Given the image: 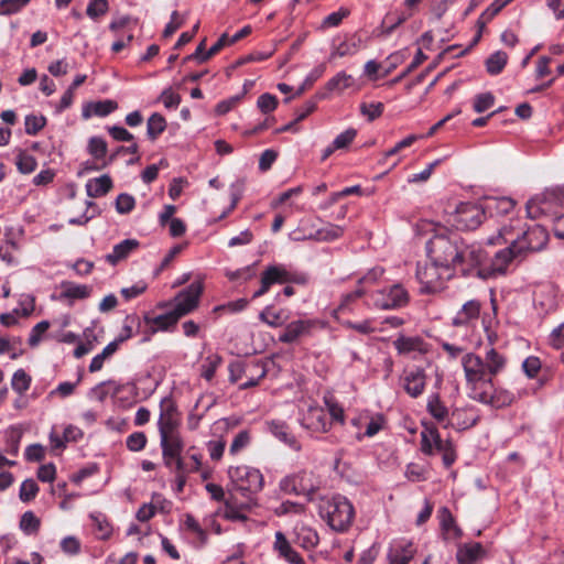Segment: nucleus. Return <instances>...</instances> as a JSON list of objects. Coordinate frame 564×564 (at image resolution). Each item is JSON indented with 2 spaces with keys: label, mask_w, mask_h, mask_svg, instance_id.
<instances>
[{
  "label": "nucleus",
  "mask_w": 564,
  "mask_h": 564,
  "mask_svg": "<svg viewBox=\"0 0 564 564\" xmlns=\"http://www.w3.org/2000/svg\"><path fill=\"white\" fill-rule=\"evenodd\" d=\"M467 386L485 384L492 387V378L507 366V358L495 348L486 350L481 358L475 354H467L462 359Z\"/></svg>",
  "instance_id": "1"
},
{
  "label": "nucleus",
  "mask_w": 564,
  "mask_h": 564,
  "mask_svg": "<svg viewBox=\"0 0 564 564\" xmlns=\"http://www.w3.org/2000/svg\"><path fill=\"white\" fill-rule=\"evenodd\" d=\"M319 514L336 531H345L352 522L355 510L350 501L340 495L322 499Z\"/></svg>",
  "instance_id": "2"
},
{
  "label": "nucleus",
  "mask_w": 564,
  "mask_h": 564,
  "mask_svg": "<svg viewBox=\"0 0 564 564\" xmlns=\"http://www.w3.org/2000/svg\"><path fill=\"white\" fill-rule=\"evenodd\" d=\"M460 238L457 236H434L426 243L430 259L441 264L444 271L455 267L458 257Z\"/></svg>",
  "instance_id": "3"
},
{
  "label": "nucleus",
  "mask_w": 564,
  "mask_h": 564,
  "mask_svg": "<svg viewBox=\"0 0 564 564\" xmlns=\"http://www.w3.org/2000/svg\"><path fill=\"white\" fill-rule=\"evenodd\" d=\"M469 397L482 404L495 409L509 406L514 401V394L502 388H494L485 384L468 386Z\"/></svg>",
  "instance_id": "4"
},
{
  "label": "nucleus",
  "mask_w": 564,
  "mask_h": 564,
  "mask_svg": "<svg viewBox=\"0 0 564 564\" xmlns=\"http://www.w3.org/2000/svg\"><path fill=\"white\" fill-rule=\"evenodd\" d=\"M229 478L236 485V490L245 496V492L254 494L262 489L263 476L260 470L249 466L230 467Z\"/></svg>",
  "instance_id": "5"
},
{
  "label": "nucleus",
  "mask_w": 564,
  "mask_h": 564,
  "mask_svg": "<svg viewBox=\"0 0 564 564\" xmlns=\"http://www.w3.org/2000/svg\"><path fill=\"white\" fill-rule=\"evenodd\" d=\"M426 409L429 413L440 423H445V426H453L458 430H465L474 426L477 422L476 419L460 422L462 411L455 410L448 415V410L441 401L438 394L430 395Z\"/></svg>",
  "instance_id": "6"
},
{
  "label": "nucleus",
  "mask_w": 564,
  "mask_h": 564,
  "mask_svg": "<svg viewBox=\"0 0 564 564\" xmlns=\"http://www.w3.org/2000/svg\"><path fill=\"white\" fill-rule=\"evenodd\" d=\"M485 218V206L475 203H460L452 215V225L458 230H474Z\"/></svg>",
  "instance_id": "7"
},
{
  "label": "nucleus",
  "mask_w": 564,
  "mask_h": 564,
  "mask_svg": "<svg viewBox=\"0 0 564 564\" xmlns=\"http://www.w3.org/2000/svg\"><path fill=\"white\" fill-rule=\"evenodd\" d=\"M444 271L441 264L435 261L417 263L416 279L421 283L422 293H436L442 290V280Z\"/></svg>",
  "instance_id": "8"
},
{
  "label": "nucleus",
  "mask_w": 564,
  "mask_h": 564,
  "mask_svg": "<svg viewBox=\"0 0 564 564\" xmlns=\"http://www.w3.org/2000/svg\"><path fill=\"white\" fill-rule=\"evenodd\" d=\"M409 293L401 284H393L373 294V303L381 310H395L409 303Z\"/></svg>",
  "instance_id": "9"
},
{
  "label": "nucleus",
  "mask_w": 564,
  "mask_h": 564,
  "mask_svg": "<svg viewBox=\"0 0 564 564\" xmlns=\"http://www.w3.org/2000/svg\"><path fill=\"white\" fill-rule=\"evenodd\" d=\"M547 231L541 225H533L527 229L521 228L520 238L513 247L523 254L527 251H539L547 242Z\"/></svg>",
  "instance_id": "10"
},
{
  "label": "nucleus",
  "mask_w": 564,
  "mask_h": 564,
  "mask_svg": "<svg viewBox=\"0 0 564 564\" xmlns=\"http://www.w3.org/2000/svg\"><path fill=\"white\" fill-rule=\"evenodd\" d=\"M202 292L203 284L199 281L191 283L186 289L178 292L174 299L175 305L173 308L178 319L193 312L198 306Z\"/></svg>",
  "instance_id": "11"
},
{
  "label": "nucleus",
  "mask_w": 564,
  "mask_h": 564,
  "mask_svg": "<svg viewBox=\"0 0 564 564\" xmlns=\"http://www.w3.org/2000/svg\"><path fill=\"white\" fill-rule=\"evenodd\" d=\"M180 423V414L170 398L162 399L160 403L159 432L160 436L178 434L176 429Z\"/></svg>",
  "instance_id": "12"
},
{
  "label": "nucleus",
  "mask_w": 564,
  "mask_h": 564,
  "mask_svg": "<svg viewBox=\"0 0 564 564\" xmlns=\"http://www.w3.org/2000/svg\"><path fill=\"white\" fill-rule=\"evenodd\" d=\"M300 423L304 429L314 433H327L330 429V421L324 409L317 404H311L303 411Z\"/></svg>",
  "instance_id": "13"
},
{
  "label": "nucleus",
  "mask_w": 564,
  "mask_h": 564,
  "mask_svg": "<svg viewBox=\"0 0 564 564\" xmlns=\"http://www.w3.org/2000/svg\"><path fill=\"white\" fill-rule=\"evenodd\" d=\"M317 326H319L317 319L293 321L279 335V340L283 344H293L303 337L311 336Z\"/></svg>",
  "instance_id": "14"
},
{
  "label": "nucleus",
  "mask_w": 564,
  "mask_h": 564,
  "mask_svg": "<svg viewBox=\"0 0 564 564\" xmlns=\"http://www.w3.org/2000/svg\"><path fill=\"white\" fill-rule=\"evenodd\" d=\"M143 322L144 329H142V341L145 343L149 341L155 333L169 330L178 322V317L172 310L166 314L158 315L154 317H151L147 314Z\"/></svg>",
  "instance_id": "15"
},
{
  "label": "nucleus",
  "mask_w": 564,
  "mask_h": 564,
  "mask_svg": "<svg viewBox=\"0 0 564 564\" xmlns=\"http://www.w3.org/2000/svg\"><path fill=\"white\" fill-rule=\"evenodd\" d=\"M482 258L484 254L478 247L467 245L460 239L458 257L454 269H459L463 273H467L469 270L481 263Z\"/></svg>",
  "instance_id": "16"
},
{
  "label": "nucleus",
  "mask_w": 564,
  "mask_h": 564,
  "mask_svg": "<svg viewBox=\"0 0 564 564\" xmlns=\"http://www.w3.org/2000/svg\"><path fill=\"white\" fill-rule=\"evenodd\" d=\"M520 219L511 218L510 223L507 225H502L495 235L488 237V245H502L507 243L508 246L517 245L521 228H520Z\"/></svg>",
  "instance_id": "17"
},
{
  "label": "nucleus",
  "mask_w": 564,
  "mask_h": 564,
  "mask_svg": "<svg viewBox=\"0 0 564 564\" xmlns=\"http://www.w3.org/2000/svg\"><path fill=\"white\" fill-rule=\"evenodd\" d=\"M291 281V274L280 265H271L261 274V286L253 293V299L265 294L274 283H286Z\"/></svg>",
  "instance_id": "18"
},
{
  "label": "nucleus",
  "mask_w": 564,
  "mask_h": 564,
  "mask_svg": "<svg viewBox=\"0 0 564 564\" xmlns=\"http://www.w3.org/2000/svg\"><path fill=\"white\" fill-rule=\"evenodd\" d=\"M393 346L399 355H424L427 352V344L420 336L400 335Z\"/></svg>",
  "instance_id": "19"
},
{
  "label": "nucleus",
  "mask_w": 564,
  "mask_h": 564,
  "mask_svg": "<svg viewBox=\"0 0 564 564\" xmlns=\"http://www.w3.org/2000/svg\"><path fill=\"white\" fill-rule=\"evenodd\" d=\"M426 384V376L422 368H414L409 371H405L403 377V388L405 392L412 397H420Z\"/></svg>",
  "instance_id": "20"
},
{
  "label": "nucleus",
  "mask_w": 564,
  "mask_h": 564,
  "mask_svg": "<svg viewBox=\"0 0 564 564\" xmlns=\"http://www.w3.org/2000/svg\"><path fill=\"white\" fill-rule=\"evenodd\" d=\"M160 437L164 464L166 467L172 468L173 460L181 457V453L184 446L183 442L178 434Z\"/></svg>",
  "instance_id": "21"
},
{
  "label": "nucleus",
  "mask_w": 564,
  "mask_h": 564,
  "mask_svg": "<svg viewBox=\"0 0 564 564\" xmlns=\"http://www.w3.org/2000/svg\"><path fill=\"white\" fill-rule=\"evenodd\" d=\"M480 310L481 304L479 301H467L453 317L452 324L456 327L467 326L478 319Z\"/></svg>",
  "instance_id": "22"
},
{
  "label": "nucleus",
  "mask_w": 564,
  "mask_h": 564,
  "mask_svg": "<svg viewBox=\"0 0 564 564\" xmlns=\"http://www.w3.org/2000/svg\"><path fill=\"white\" fill-rule=\"evenodd\" d=\"M520 256V252L513 246H508L507 248L498 251L491 261V274H503L512 260Z\"/></svg>",
  "instance_id": "23"
},
{
  "label": "nucleus",
  "mask_w": 564,
  "mask_h": 564,
  "mask_svg": "<svg viewBox=\"0 0 564 564\" xmlns=\"http://www.w3.org/2000/svg\"><path fill=\"white\" fill-rule=\"evenodd\" d=\"M270 432L285 445H288L291 449L299 452L302 446L299 440L291 433L290 427L280 421H272L269 424Z\"/></svg>",
  "instance_id": "24"
},
{
  "label": "nucleus",
  "mask_w": 564,
  "mask_h": 564,
  "mask_svg": "<svg viewBox=\"0 0 564 564\" xmlns=\"http://www.w3.org/2000/svg\"><path fill=\"white\" fill-rule=\"evenodd\" d=\"M139 241L135 239H124L113 246L112 251L105 257V260L111 265H116L120 261L129 257L139 247Z\"/></svg>",
  "instance_id": "25"
},
{
  "label": "nucleus",
  "mask_w": 564,
  "mask_h": 564,
  "mask_svg": "<svg viewBox=\"0 0 564 564\" xmlns=\"http://www.w3.org/2000/svg\"><path fill=\"white\" fill-rule=\"evenodd\" d=\"M516 202L510 197H490L486 199L485 210L491 217L507 216L513 212Z\"/></svg>",
  "instance_id": "26"
},
{
  "label": "nucleus",
  "mask_w": 564,
  "mask_h": 564,
  "mask_svg": "<svg viewBox=\"0 0 564 564\" xmlns=\"http://www.w3.org/2000/svg\"><path fill=\"white\" fill-rule=\"evenodd\" d=\"M485 555L482 545L478 542L460 545L456 553L458 564H475L477 560Z\"/></svg>",
  "instance_id": "27"
},
{
  "label": "nucleus",
  "mask_w": 564,
  "mask_h": 564,
  "mask_svg": "<svg viewBox=\"0 0 564 564\" xmlns=\"http://www.w3.org/2000/svg\"><path fill=\"white\" fill-rule=\"evenodd\" d=\"M361 46V39L357 35H350L341 40L338 44H333L330 58L345 57L356 54Z\"/></svg>",
  "instance_id": "28"
},
{
  "label": "nucleus",
  "mask_w": 564,
  "mask_h": 564,
  "mask_svg": "<svg viewBox=\"0 0 564 564\" xmlns=\"http://www.w3.org/2000/svg\"><path fill=\"white\" fill-rule=\"evenodd\" d=\"M274 549L279 554L291 564H303V558L293 550L282 532L275 533Z\"/></svg>",
  "instance_id": "29"
},
{
  "label": "nucleus",
  "mask_w": 564,
  "mask_h": 564,
  "mask_svg": "<svg viewBox=\"0 0 564 564\" xmlns=\"http://www.w3.org/2000/svg\"><path fill=\"white\" fill-rule=\"evenodd\" d=\"M112 188V181L109 175H101L91 178L86 184V192L89 197H100L106 195Z\"/></svg>",
  "instance_id": "30"
},
{
  "label": "nucleus",
  "mask_w": 564,
  "mask_h": 564,
  "mask_svg": "<svg viewBox=\"0 0 564 564\" xmlns=\"http://www.w3.org/2000/svg\"><path fill=\"white\" fill-rule=\"evenodd\" d=\"M61 296L70 300H84L90 296L91 286L86 284H76L74 282L62 283Z\"/></svg>",
  "instance_id": "31"
},
{
  "label": "nucleus",
  "mask_w": 564,
  "mask_h": 564,
  "mask_svg": "<svg viewBox=\"0 0 564 564\" xmlns=\"http://www.w3.org/2000/svg\"><path fill=\"white\" fill-rule=\"evenodd\" d=\"M443 440L436 429H426L421 433V448L426 455H432L434 449L443 444Z\"/></svg>",
  "instance_id": "32"
},
{
  "label": "nucleus",
  "mask_w": 564,
  "mask_h": 564,
  "mask_svg": "<svg viewBox=\"0 0 564 564\" xmlns=\"http://www.w3.org/2000/svg\"><path fill=\"white\" fill-rule=\"evenodd\" d=\"M117 108L118 104L116 101L107 99L89 104L88 107L84 110L83 115L86 118L90 117L91 115L106 117Z\"/></svg>",
  "instance_id": "33"
},
{
  "label": "nucleus",
  "mask_w": 564,
  "mask_h": 564,
  "mask_svg": "<svg viewBox=\"0 0 564 564\" xmlns=\"http://www.w3.org/2000/svg\"><path fill=\"white\" fill-rule=\"evenodd\" d=\"M134 328H135L137 333L142 334V329H144V325L142 324V321L138 315H128L124 318L122 332L116 341H118V344H119V343L124 341L126 339L131 338L134 334Z\"/></svg>",
  "instance_id": "34"
},
{
  "label": "nucleus",
  "mask_w": 564,
  "mask_h": 564,
  "mask_svg": "<svg viewBox=\"0 0 564 564\" xmlns=\"http://www.w3.org/2000/svg\"><path fill=\"white\" fill-rule=\"evenodd\" d=\"M508 62V55L503 51H497L488 56V58L485 62L486 70L490 75H498L500 74Z\"/></svg>",
  "instance_id": "35"
},
{
  "label": "nucleus",
  "mask_w": 564,
  "mask_h": 564,
  "mask_svg": "<svg viewBox=\"0 0 564 564\" xmlns=\"http://www.w3.org/2000/svg\"><path fill=\"white\" fill-rule=\"evenodd\" d=\"M414 556L412 543H405L400 549L391 550L388 557L390 564H409Z\"/></svg>",
  "instance_id": "36"
},
{
  "label": "nucleus",
  "mask_w": 564,
  "mask_h": 564,
  "mask_svg": "<svg viewBox=\"0 0 564 564\" xmlns=\"http://www.w3.org/2000/svg\"><path fill=\"white\" fill-rule=\"evenodd\" d=\"M166 121L164 117L158 112L150 116L147 122V135L154 141L165 130Z\"/></svg>",
  "instance_id": "37"
},
{
  "label": "nucleus",
  "mask_w": 564,
  "mask_h": 564,
  "mask_svg": "<svg viewBox=\"0 0 564 564\" xmlns=\"http://www.w3.org/2000/svg\"><path fill=\"white\" fill-rule=\"evenodd\" d=\"M355 80L351 75L339 72L333 78H330L327 83V89L330 91L341 93L343 90L351 87Z\"/></svg>",
  "instance_id": "38"
},
{
  "label": "nucleus",
  "mask_w": 564,
  "mask_h": 564,
  "mask_svg": "<svg viewBox=\"0 0 564 564\" xmlns=\"http://www.w3.org/2000/svg\"><path fill=\"white\" fill-rule=\"evenodd\" d=\"M296 540L299 544L304 549H312L318 543L317 533L307 527L296 528Z\"/></svg>",
  "instance_id": "39"
},
{
  "label": "nucleus",
  "mask_w": 564,
  "mask_h": 564,
  "mask_svg": "<svg viewBox=\"0 0 564 564\" xmlns=\"http://www.w3.org/2000/svg\"><path fill=\"white\" fill-rule=\"evenodd\" d=\"M549 195H550V193L546 192L541 195H536V196L532 197L530 200H528V203H527L528 217L538 218L541 214H543L545 212L543 205L549 199Z\"/></svg>",
  "instance_id": "40"
},
{
  "label": "nucleus",
  "mask_w": 564,
  "mask_h": 564,
  "mask_svg": "<svg viewBox=\"0 0 564 564\" xmlns=\"http://www.w3.org/2000/svg\"><path fill=\"white\" fill-rule=\"evenodd\" d=\"M118 349V341H111L109 343L100 354L96 355L93 359H91V362L89 365V371L90 372H96V371H99L102 366H104V362L105 360L110 357L112 354H115Z\"/></svg>",
  "instance_id": "41"
},
{
  "label": "nucleus",
  "mask_w": 564,
  "mask_h": 564,
  "mask_svg": "<svg viewBox=\"0 0 564 564\" xmlns=\"http://www.w3.org/2000/svg\"><path fill=\"white\" fill-rule=\"evenodd\" d=\"M221 361V357L217 354L207 356L202 365L200 376L205 380L210 381L214 378L215 372L217 368L220 366Z\"/></svg>",
  "instance_id": "42"
},
{
  "label": "nucleus",
  "mask_w": 564,
  "mask_h": 564,
  "mask_svg": "<svg viewBox=\"0 0 564 564\" xmlns=\"http://www.w3.org/2000/svg\"><path fill=\"white\" fill-rule=\"evenodd\" d=\"M512 0H495L479 17L478 25L482 29L495 15H497L503 7Z\"/></svg>",
  "instance_id": "43"
},
{
  "label": "nucleus",
  "mask_w": 564,
  "mask_h": 564,
  "mask_svg": "<svg viewBox=\"0 0 564 564\" xmlns=\"http://www.w3.org/2000/svg\"><path fill=\"white\" fill-rule=\"evenodd\" d=\"M15 164H17L19 172H21L22 174H30L37 166V162H36L35 158L31 154H28L23 150H19Z\"/></svg>",
  "instance_id": "44"
},
{
  "label": "nucleus",
  "mask_w": 564,
  "mask_h": 564,
  "mask_svg": "<svg viewBox=\"0 0 564 564\" xmlns=\"http://www.w3.org/2000/svg\"><path fill=\"white\" fill-rule=\"evenodd\" d=\"M30 384L31 377L23 369H19L13 373L11 386L15 392L23 394L29 390Z\"/></svg>",
  "instance_id": "45"
},
{
  "label": "nucleus",
  "mask_w": 564,
  "mask_h": 564,
  "mask_svg": "<svg viewBox=\"0 0 564 564\" xmlns=\"http://www.w3.org/2000/svg\"><path fill=\"white\" fill-rule=\"evenodd\" d=\"M441 525L443 530L449 532L452 531L454 533L455 538L462 536V530L459 527L456 525L455 520L451 513V511L443 507L441 510Z\"/></svg>",
  "instance_id": "46"
},
{
  "label": "nucleus",
  "mask_w": 564,
  "mask_h": 564,
  "mask_svg": "<svg viewBox=\"0 0 564 564\" xmlns=\"http://www.w3.org/2000/svg\"><path fill=\"white\" fill-rule=\"evenodd\" d=\"M325 405L328 410V413L330 415V420L334 422H338L340 424H344L345 422V415L343 408L334 400L332 395H325L324 397Z\"/></svg>",
  "instance_id": "47"
},
{
  "label": "nucleus",
  "mask_w": 564,
  "mask_h": 564,
  "mask_svg": "<svg viewBox=\"0 0 564 564\" xmlns=\"http://www.w3.org/2000/svg\"><path fill=\"white\" fill-rule=\"evenodd\" d=\"M40 523V519L32 511H26L21 517L20 528L25 533L31 534L37 532Z\"/></svg>",
  "instance_id": "48"
},
{
  "label": "nucleus",
  "mask_w": 564,
  "mask_h": 564,
  "mask_svg": "<svg viewBox=\"0 0 564 564\" xmlns=\"http://www.w3.org/2000/svg\"><path fill=\"white\" fill-rule=\"evenodd\" d=\"M46 124V119L43 116L28 115L25 117L24 126L25 132L29 135H35Z\"/></svg>",
  "instance_id": "49"
},
{
  "label": "nucleus",
  "mask_w": 564,
  "mask_h": 564,
  "mask_svg": "<svg viewBox=\"0 0 564 564\" xmlns=\"http://www.w3.org/2000/svg\"><path fill=\"white\" fill-rule=\"evenodd\" d=\"M107 142L99 137H93L88 142V152L97 160L104 159L107 154Z\"/></svg>",
  "instance_id": "50"
},
{
  "label": "nucleus",
  "mask_w": 564,
  "mask_h": 564,
  "mask_svg": "<svg viewBox=\"0 0 564 564\" xmlns=\"http://www.w3.org/2000/svg\"><path fill=\"white\" fill-rule=\"evenodd\" d=\"M251 441L250 433L247 430L240 431L234 438L230 447L229 453L231 455H237L242 449L249 446Z\"/></svg>",
  "instance_id": "51"
},
{
  "label": "nucleus",
  "mask_w": 564,
  "mask_h": 564,
  "mask_svg": "<svg viewBox=\"0 0 564 564\" xmlns=\"http://www.w3.org/2000/svg\"><path fill=\"white\" fill-rule=\"evenodd\" d=\"M259 318L271 327L281 326L284 322L281 312H274L271 306H267L259 315Z\"/></svg>",
  "instance_id": "52"
},
{
  "label": "nucleus",
  "mask_w": 564,
  "mask_h": 564,
  "mask_svg": "<svg viewBox=\"0 0 564 564\" xmlns=\"http://www.w3.org/2000/svg\"><path fill=\"white\" fill-rule=\"evenodd\" d=\"M384 106L382 102H362L360 105V112L367 117L369 121H373L379 118L383 112Z\"/></svg>",
  "instance_id": "53"
},
{
  "label": "nucleus",
  "mask_w": 564,
  "mask_h": 564,
  "mask_svg": "<svg viewBox=\"0 0 564 564\" xmlns=\"http://www.w3.org/2000/svg\"><path fill=\"white\" fill-rule=\"evenodd\" d=\"M495 104V96L491 93L476 95L474 99V110L478 113L485 112Z\"/></svg>",
  "instance_id": "54"
},
{
  "label": "nucleus",
  "mask_w": 564,
  "mask_h": 564,
  "mask_svg": "<svg viewBox=\"0 0 564 564\" xmlns=\"http://www.w3.org/2000/svg\"><path fill=\"white\" fill-rule=\"evenodd\" d=\"M39 491V486L33 479H26L21 484L19 497L23 502L33 500Z\"/></svg>",
  "instance_id": "55"
},
{
  "label": "nucleus",
  "mask_w": 564,
  "mask_h": 564,
  "mask_svg": "<svg viewBox=\"0 0 564 564\" xmlns=\"http://www.w3.org/2000/svg\"><path fill=\"white\" fill-rule=\"evenodd\" d=\"M350 11L347 8H340L336 12H332L327 17L324 18L322 22V28H335L338 26L341 21L349 15Z\"/></svg>",
  "instance_id": "56"
},
{
  "label": "nucleus",
  "mask_w": 564,
  "mask_h": 564,
  "mask_svg": "<svg viewBox=\"0 0 564 564\" xmlns=\"http://www.w3.org/2000/svg\"><path fill=\"white\" fill-rule=\"evenodd\" d=\"M30 0H1L0 1V14L10 15L19 12L25 7Z\"/></svg>",
  "instance_id": "57"
},
{
  "label": "nucleus",
  "mask_w": 564,
  "mask_h": 564,
  "mask_svg": "<svg viewBox=\"0 0 564 564\" xmlns=\"http://www.w3.org/2000/svg\"><path fill=\"white\" fill-rule=\"evenodd\" d=\"M135 206V199L132 195L122 193L116 199V210L119 214H129Z\"/></svg>",
  "instance_id": "58"
},
{
  "label": "nucleus",
  "mask_w": 564,
  "mask_h": 564,
  "mask_svg": "<svg viewBox=\"0 0 564 564\" xmlns=\"http://www.w3.org/2000/svg\"><path fill=\"white\" fill-rule=\"evenodd\" d=\"M108 11L107 0H91L88 6L86 13L89 18L96 19L104 15Z\"/></svg>",
  "instance_id": "59"
},
{
  "label": "nucleus",
  "mask_w": 564,
  "mask_h": 564,
  "mask_svg": "<svg viewBox=\"0 0 564 564\" xmlns=\"http://www.w3.org/2000/svg\"><path fill=\"white\" fill-rule=\"evenodd\" d=\"M344 234V228L338 225L329 224L325 228H322L317 231V236L322 240H335L341 237Z\"/></svg>",
  "instance_id": "60"
},
{
  "label": "nucleus",
  "mask_w": 564,
  "mask_h": 564,
  "mask_svg": "<svg viewBox=\"0 0 564 564\" xmlns=\"http://www.w3.org/2000/svg\"><path fill=\"white\" fill-rule=\"evenodd\" d=\"M127 447L132 452H139L145 447L147 436L143 432H134L127 437Z\"/></svg>",
  "instance_id": "61"
},
{
  "label": "nucleus",
  "mask_w": 564,
  "mask_h": 564,
  "mask_svg": "<svg viewBox=\"0 0 564 564\" xmlns=\"http://www.w3.org/2000/svg\"><path fill=\"white\" fill-rule=\"evenodd\" d=\"M257 106L263 113H269L278 107V99L275 96L265 93L258 98Z\"/></svg>",
  "instance_id": "62"
},
{
  "label": "nucleus",
  "mask_w": 564,
  "mask_h": 564,
  "mask_svg": "<svg viewBox=\"0 0 564 564\" xmlns=\"http://www.w3.org/2000/svg\"><path fill=\"white\" fill-rule=\"evenodd\" d=\"M357 131L354 128H349L338 134L333 141L334 148L337 150L347 148L356 138Z\"/></svg>",
  "instance_id": "63"
},
{
  "label": "nucleus",
  "mask_w": 564,
  "mask_h": 564,
  "mask_svg": "<svg viewBox=\"0 0 564 564\" xmlns=\"http://www.w3.org/2000/svg\"><path fill=\"white\" fill-rule=\"evenodd\" d=\"M384 270L380 267L370 269L362 278L358 280V285L365 288L375 284L383 274Z\"/></svg>",
  "instance_id": "64"
}]
</instances>
